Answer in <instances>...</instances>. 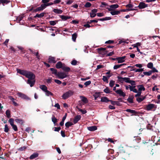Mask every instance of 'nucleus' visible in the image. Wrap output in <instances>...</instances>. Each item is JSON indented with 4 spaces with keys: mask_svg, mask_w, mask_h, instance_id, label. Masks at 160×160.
<instances>
[{
    "mask_svg": "<svg viewBox=\"0 0 160 160\" xmlns=\"http://www.w3.org/2000/svg\"><path fill=\"white\" fill-rule=\"evenodd\" d=\"M74 92L72 90H69L64 93L62 96L64 99H66L73 95Z\"/></svg>",
    "mask_w": 160,
    "mask_h": 160,
    "instance_id": "obj_1",
    "label": "nucleus"
},
{
    "mask_svg": "<svg viewBox=\"0 0 160 160\" xmlns=\"http://www.w3.org/2000/svg\"><path fill=\"white\" fill-rule=\"evenodd\" d=\"M25 76L28 78V79H35V75L34 74L31 72L28 71H27Z\"/></svg>",
    "mask_w": 160,
    "mask_h": 160,
    "instance_id": "obj_2",
    "label": "nucleus"
},
{
    "mask_svg": "<svg viewBox=\"0 0 160 160\" xmlns=\"http://www.w3.org/2000/svg\"><path fill=\"white\" fill-rule=\"evenodd\" d=\"M59 78L63 79L67 77V74L65 72H58L57 76Z\"/></svg>",
    "mask_w": 160,
    "mask_h": 160,
    "instance_id": "obj_3",
    "label": "nucleus"
},
{
    "mask_svg": "<svg viewBox=\"0 0 160 160\" xmlns=\"http://www.w3.org/2000/svg\"><path fill=\"white\" fill-rule=\"evenodd\" d=\"M148 4H145L143 2H141L139 3L138 6L135 7V8L138 7L140 9H142L148 7Z\"/></svg>",
    "mask_w": 160,
    "mask_h": 160,
    "instance_id": "obj_4",
    "label": "nucleus"
},
{
    "mask_svg": "<svg viewBox=\"0 0 160 160\" xmlns=\"http://www.w3.org/2000/svg\"><path fill=\"white\" fill-rule=\"evenodd\" d=\"M119 7V5L117 4H113L109 6V8H107L109 11H114Z\"/></svg>",
    "mask_w": 160,
    "mask_h": 160,
    "instance_id": "obj_5",
    "label": "nucleus"
},
{
    "mask_svg": "<svg viewBox=\"0 0 160 160\" xmlns=\"http://www.w3.org/2000/svg\"><path fill=\"white\" fill-rule=\"evenodd\" d=\"M45 8L44 4H42L41 5L40 7H39L36 9L33 10V12H36L38 11H42Z\"/></svg>",
    "mask_w": 160,
    "mask_h": 160,
    "instance_id": "obj_6",
    "label": "nucleus"
},
{
    "mask_svg": "<svg viewBox=\"0 0 160 160\" xmlns=\"http://www.w3.org/2000/svg\"><path fill=\"white\" fill-rule=\"evenodd\" d=\"M106 49V48H101L98 49L99 53L103 54H105L107 53L108 51H105Z\"/></svg>",
    "mask_w": 160,
    "mask_h": 160,
    "instance_id": "obj_7",
    "label": "nucleus"
},
{
    "mask_svg": "<svg viewBox=\"0 0 160 160\" xmlns=\"http://www.w3.org/2000/svg\"><path fill=\"white\" fill-rule=\"evenodd\" d=\"M35 82V79H28L27 82V83L30 85L31 87L33 86Z\"/></svg>",
    "mask_w": 160,
    "mask_h": 160,
    "instance_id": "obj_8",
    "label": "nucleus"
},
{
    "mask_svg": "<svg viewBox=\"0 0 160 160\" xmlns=\"http://www.w3.org/2000/svg\"><path fill=\"white\" fill-rule=\"evenodd\" d=\"M117 78L118 81L122 83H123L124 82H126V81H127V80L128 79V78H122L119 76H118Z\"/></svg>",
    "mask_w": 160,
    "mask_h": 160,
    "instance_id": "obj_9",
    "label": "nucleus"
},
{
    "mask_svg": "<svg viewBox=\"0 0 160 160\" xmlns=\"http://www.w3.org/2000/svg\"><path fill=\"white\" fill-rule=\"evenodd\" d=\"M115 92L116 93L118 94L120 96H122L124 97L126 96V94L123 92L121 89H118Z\"/></svg>",
    "mask_w": 160,
    "mask_h": 160,
    "instance_id": "obj_10",
    "label": "nucleus"
},
{
    "mask_svg": "<svg viewBox=\"0 0 160 160\" xmlns=\"http://www.w3.org/2000/svg\"><path fill=\"white\" fill-rule=\"evenodd\" d=\"M17 95L19 97L26 99H29V98L25 94L21 92H18Z\"/></svg>",
    "mask_w": 160,
    "mask_h": 160,
    "instance_id": "obj_11",
    "label": "nucleus"
},
{
    "mask_svg": "<svg viewBox=\"0 0 160 160\" xmlns=\"http://www.w3.org/2000/svg\"><path fill=\"white\" fill-rule=\"evenodd\" d=\"M48 62L50 63H55L57 62L55 58L51 56H49L48 59Z\"/></svg>",
    "mask_w": 160,
    "mask_h": 160,
    "instance_id": "obj_12",
    "label": "nucleus"
},
{
    "mask_svg": "<svg viewBox=\"0 0 160 160\" xmlns=\"http://www.w3.org/2000/svg\"><path fill=\"white\" fill-rule=\"evenodd\" d=\"M125 58V56L118 57L116 58V59L118 61V63H122L124 62V59Z\"/></svg>",
    "mask_w": 160,
    "mask_h": 160,
    "instance_id": "obj_13",
    "label": "nucleus"
},
{
    "mask_svg": "<svg viewBox=\"0 0 160 160\" xmlns=\"http://www.w3.org/2000/svg\"><path fill=\"white\" fill-rule=\"evenodd\" d=\"M17 72L21 75L25 76L27 71L25 70H22L20 69H17Z\"/></svg>",
    "mask_w": 160,
    "mask_h": 160,
    "instance_id": "obj_14",
    "label": "nucleus"
},
{
    "mask_svg": "<svg viewBox=\"0 0 160 160\" xmlns=\"http://www.w3.org/2000/svg\"><path fill=\"white\" fill-rule=\"evenodd\" d=\"M155 105L153 104H150L147 106V110L149 111L151 110L152 109L155 107Z\"/></svg>",
    "mask_w": 160,
    "mask_h": 160,
    "instance_id": "obj_15",
    "label": "nucleus"
},
{
    "mask_svg": "<svg viewBox=\"0 0 160 160\" xmlns=\"http://www.w3.org/2000/svg\"><path fill=\"white\" fill-rule=\"evenodd\" d=\"M81 116L78 115L75 116L73 120V122L74 124L76 123L81 119Z\"/></svg>",
    "mask_w": 160,
    "mask_h": 160,
    "instance_id": "obj_16",
    "label": "nucleus"
},
{
    "mask_svg": "<svg viewBox=\"0 0 160 160\" xmlns=\"http://www.w3.org/2000/svg\"><path fill=\"white\" fill-rule=\"evenodd\" d=\"M88 129L90 131H93L96 130L97 128L96 126H94L88 127Z\"/></svg>",
    "mask_w": 160,
    "mask_h": 160,
    "instance_id": "obj_17",
    "label": "nucleus"
},
{
    "mask_svg": "<svg viewBox=\"0 0 160 160\" xmlns=\"http://www.w3.org/2000/svg\"><path fill=\"white\" fill-rule=\"evenodd\" d=\"M128 79L127 80V81H126V82L128 83L131 84L132 86H135L136 85L135 82V81L133 80H130V78H128Z\"/></svg>",
    "mask_w": 160,
    "mask_h": 160,
    "instance_id": "obj_18",
    "label": "nucleus"
},
{
    "mask_svg": "<svg viewBox=\"0 0 160 160\" xmlns=\"http://www.w3.org/2000/svg\"><path fill=\"white\" fill-rule=\"evenodd\" d=\"M80 98L81 100L84 103H86L88 102V100L87 98L83 96H80Z\"/></svg>",
    "mask_w": 160,
    "mask_h": 160,
    "instance_id": "obj_19",
    "label": "nucleus"
},
{
    "mask_svg": "<svg viewBox=\"0 0 160 160\" xmlns=\"http://www.w3.org/2000/svg\"><path fill=\"white\" fill-rule=\"evenodd\" d=\"M63 66V64L61 62H58L56 64V67L57 68H62Z\"/></svg>",
    "mask_w": 160,
    "mask_h": 160,
    "instance_id": "obj_20",
    "label": "nucleus"
},
{
    "mask_svg": "<svg viewBox=\"0 0 160 160\" xmlns=\"http://www.w3.org/2000/svg\"><path fill=\"white\" fill-rule=\"evenodd\" d=\"M53 11L54 13L58 14H61L62 12V10L58 9H54Z\"/></svg>",
    "mask_w": 160,
    "mask_h": 160,
    "instance_id": "obj_21",
    "label": "nucleus"
},
{
    "mask_svg": "<svg viewBox=\"0 0 160 160\" xmlns=\"http://www.w3.org/2000/svg\"><path fill=\"white\" fill-rule=\"evenodd\" d=\"M138 88L139 92H141L142 91H144L145 90V88L142 85H139L137 86Z\"/></svg>",
    "mask_w": 160,
    "mask_h": 160,
    "instance_id": "obj_22",
    "label": "nucleus"
},
{
    "mask_svg": "<svg viewBox=\"0 0 160 160\" xmlns=\"http://www.w3.org/2000/svg\"><path fill=\"white\" fill-rule=\"evenodd\" d=\"M111 76V75H108L107 77L105 76H103L102 79L104 82H106L108 83V79Z\"/></svg>",
    "mask_w": 160,
    "mask_h": 160,
    "instance_id": "obj_23",
    "label": "nucleus"
},
{
    "mask_svg": "<svg viewBox=\"0 0 160 160\" xmlns=\"http://www.w3.org/2000/svg\"><path fill=\"white\" fill-rule=\"evenodd\" d=\"M62 69L64 71L67 72H69L70 70V68L69 67L64 65L63 66Z\"/></svg>",
    "mask_w": 160,
    "mask_h": 160,
    "instance_id": "obj_24",
    "label": "nucleus"
},
{
    "mask_svg": "<svg viewBox=\"0 0 160 160\" xmlns=\"http://www.w3.org/2000/svg\"><path fill=\"white\" fill-rule=\"evenodd\" d=\"M146 98V97H143L141 96L140 97H138L137 98V101L139 102H140L142 101Z\"/></svg>",
    "mask_w": 160,
    "mask_h": 160,
    "instance_id": "obj_25",
    "label": "nucleus"
},
{
    "mask_svg": "<svg viewBox=\"0 0 160 160\" xmlns=\"http://www.w3.org/2000/svg\"><path fill=\"white\" fill-rule=\"evenodd\" d=\"M60 18L63 20H66L68 19H70V17L69 16H66L64 15H60Z\"/></svg>",
    "mask_w": 160,
    "mask_h": 160,
    "instance_id": "obj_26",
    "label": "nucleus"
},
{
    "mask_svg": "<svg viewBox=\"0 0 160 160\" xmlns=\"http://www.w3.org/2000/svg\"><path fill=\"white\" fill-rule=\"evenodd\" d=\"M39 88L44 92H45L48 89L47 88L45 85H41L40 86Z\"/></svg>",
    "mask_w": 160,
    "mask_h": 160,
    "instance_id": "obj_27",
    "label": "nucleus"
},
{
    "mask_svg": "<svg viewBox=\"0 0 160 160\" xmlns=\"http://www.w3.org/2000/svg\"><path fill=\"white\" fill-rule=\"evenodd\" d=\"M111 14L112 15H118L120 13V11H110Z\"/></svg>",
    "mask_w": 160,
    "mask_h": 160,
    "instance_id": "obj_28",
    "label": "nucleus"
},
{
    "mask_svg": "<svg viewBox=\"0 0 160 160\" xmlns=\"http://www.w3.org/2000/svg\"><path fill=\"white\" fill-rule=\"evenodd\" d=\"M50 70L52 72V74H54L56 76H57L58 74V72L57 70L53 68H50Z\"/></svg>",
    "mask_w": 160,
    "mask_h": 160,
    "instance_id": "obj_29",
    "label": "nucleus"
},
{
    "mask_svg": "<svg viewBox=\"0 0 160 160\" xmlns=\"http://www.w3.org/2000/svg\"><path fill=\"white\" fill-rule=\"evenodd\" d=\"M137 10V9H136L131 8L126 9H122L121 10V12H128L129 11L136 10Z\"/></svg>",
    "mask_w": 160,
    "mask_h": 160,
    "instance_id": "obj_30",
    "label": "nucleus"
},
{
    "mask_svg": "<svg viewBox=\"0 0 160 160\" xmlns=\"http://www.w3.org/2000/svg\"><path fill=\"white\" fill-rule=\"evenodd\" d=\"M45 13L42 12L40 14H37L34 17V18H41L44 15Z\"/></svg>",
    "mask_w": 160,
    "mask_h": 160,
    "instance_id": "obj_31",
    "label": "nucleus"
},
{
    "mask_svg": "<svg viewBox=\"0 0 160 160\" xmlns=\"http://www.w3.org/2000/svg\"><path fill=\"white\" fill-rule=\"evenodd\" d=\"M38 154L37 153H34L30 157V159H33L38 156Z\"/></svg>",
    "mask_w": 160,
    "mask_h": 160,
    "instance_id": "obj_32",
    "label": "nucleus"
},
{
    "mask_svg": "<svg viewBox=\"0 0 160 160\" xmlns=\"http://www.w3.org/2000/svg\"><path fill=\"white\" fill-rule=\"evenodd\" d=\"M108 98L106 97H102L101 98V101L103 102H107L109 101Z\"/></svg>",
    "mask_w": 160,
    "mask_h": 160,
    "instance_id": "obj_33",
    "label": "nucleus"
},
{
    "mask_svg": "<svg viewBox=\"0 0 160 160\" xmlns=\"http://www.w3.org/2000/svg\"><path fill=\"white\" fill-rule=\"evenodd\" d=\"M78 36V34L76 33H75L72 35V39L73 41L75 42L76 39Z\"/></svg>",
    "mask_w": 160,
    "mask_h": 160,
    "instance_id": "obj_34",
    "label": "nucleus"
},
{
    "mask_svg": "<svg viewBox=\"0 0 160 160\" xmlns=\"http://www.w3.org/2000/svg\"><path fill=\"white\" fill-rule=\"evenodd\" d=\"M125 63H123L120 65H117L114 66L113 67V69H117L118 68H120L122 66L126 65Z\"/></svg>",
    "mask_w": 160,
    "mask_h": 160,
    "instance_id": "obj_35",
    "label": "nucleus"
},
{
    "mask_svg": "<svg viewBox=\"0 0 160 160\" xmlns=\"http://www.w3.org/2000/svg\"><path fill=\"white\" fill-rule=\"evenodd\" d=\"M73 125V123L70 122H67L65 124V126L68 128H69V127L70 126Z\"/></svg>",
    "mask_w": 160,
    "mask_h": 160,
    "instance_id": "obj_36",
    "label": "nucleus"
},
{
    "mask_svg": "<svg viewBox=\"0 0 160 160\" xmlns=\"http://www.w3.org/2000/svg\"><path fill=\"white\" fill-rule=\"evenodd\" d=\"M10 2V1L8 0H0V4L1 3L7 4Z\"/></svg>",
    "mask_w": 160,
    "mask_h": 160,
    "instance_id": "obj_37",
    "label": "nucleus"
},
{
    "mask_svg": "<svg viewBox=\"0 0 160 160\" xmlns=\"http://www.w3.org/2000/svg\"><path fill=\"white\" fill-rule=\"evenodd\" d=\"M6 116L8 118H9L11 117V114L10 111L9 110H7L6 112Z\"/></svg>",
    "mask_w": 160,
    "mask_h": 160,
    "instance_id": "obj_38",
    "label": "nucleus"
},
{
    "mask_svg": "<svg viewBox=\"0 0 160 160\" xmlns=\"http://www.w3.org/2000/svg\"><path fill=\"white\" fill-rule=\"evenodd\" d=\"M152 71L150 70L148 72H143V73L145 75L149 76L152 73Z\"/></svg>",
    "mask_w": 160,
    "mask_h": 160,
    "instance_id": "obj_39",
    "label": "nucleus"
},
{
    "mask_svg": "<svg viewBox=\"0 0 160 160\" xmlns=\"http://www.w3.org/2000/svg\"><path fill=\"white\" fill-rule=\"evenodd\" d=\"M15 121L17 123H19L21 124H22L23 123V121L21 119H16Z\"/></svg>",
    "mask_w": 160,
    "mask_h": 160,
    "instance_id": "obj_40",
    "label": "nucleus"
},
{
    "mask_svg": "<svg viewBox=\"0 0 160 160\" xmlns=\"http://www.w3.org/2000/svg\"><path fill=\"white\" fill-rule=\"evenodd\" d=\"M45 92L46 95L47 96H49V95H53V94L51 92H49V91L48 90H47Z\"/></svg>",
    "mask_w": 160,
    "mask_h": 160,
    "instance_id": "obj_41",
    "label": "nucleus"
},
{
    "mask_svg": "<svg viewBox=\"0 0 160 160\" xmlns=\"http://www.w3.org/2000/svg\"><path fill=\"white\" fill-rule=\"evenodd\" d=\"M104 92L107 93H110L111 92L110 89L108 87H107L104 90Z\"/></svg>",
    "mask_w": 160,
    "mask_h": 160,
    "instance_id": "obj_42",
    "label": "nucleus"
},
{
    "mask_svg": "<svg viewBox=\"0 0 160 160\" xmlns=\"http://www.w3.org/2000/svg\"><path fill=\"white\" fill-rule=\"evenodd\" d=\"M52 120L54 123H55L57 122V119L53 116H52Z\"/></svg>",
    "mask_w": 160,
    "mask_h": 160,
    "instance_id": "obj_43",
    "label": "nucleus"
},
{
    "mask_svg": "<svg viewBox=\"0 0 160 160\" xmlns=\"http://www.w3.org/2000/svg\"><path fill=\"white\" fill-rule=\"evenodd\" d=\"M153 66L152 63L151 62H149L147 64V67L149 68H152Z\"/></svg>",
    "mask_w": 160,
    "mask_h": 160,
    "instance_id": "obj_44",
    "label": "nucleus"
},
{
    "mask_svg": "<svg viewBox=\"0 0 160 160\" xmlns=\"http://www.w3.org/2000/svg\"><path fill=\"white\" fill-rule=\"evenodd\" d=\"M57 22L56 21H49V24L51 25H54L56 24Z\"/></svg>",
    "mask_w": 160,
    "mask_h": 160,
    "instance_id": "obj_45",
    "label": "nucleus"
},
{
    "mask_svg": "<svg viewBox=\"0 0 160 160\" xmlns=\"http://www.w3.org/2000/svg\"><path fill=\"white\" fill-rule=\"evenodd\" d=\"M9 122L11 126L14 124V119L13 118H10L9 120Z\"/></svg>",
    "mask_w": 160,
    "mask_h": 160,
    "instance_id": "obj_46",
    "label": "nucleus"
},
{
    "mask_svg": "<svg viewBox=\"0 0 160 160\" xmlns=\"http://www.w3.org/2000/svg\"><path fill=\"white\" fill-rule=\"evenodd\" d=\"M9 131V128H8V125L7 124H6L5 125V128L4 129V131L6 132H7Z\"/></svg>",
    "mask_w": 160,
    "mask_h": 160,
    "instance_id": "obj_47",
    "label": "nucleus"
},
{
    "mask_svg": "<svg viewBox=\"0 0 160 160\" xmlns=\"http://www.w3.org/2000/svg\"><path fill=\"white\" fill-rule=\"evenodd\" d=\"M23 15H22L19 16L17 18V21H18L19 22L23 18Z\"/></svg>",
    "mask_w": 160,
    "mask_h": 160,
    "instance_id": "obj_48",
    "label": "nucleus"
},
{
    "mask_svg": "<svg viewBox=\"0 0 160 160\" xmlns=\"http://www.w3.org/2000/svg\"><path fill=\"white\" fill-rule=\"evenodd\" d=\"M115 84V81L113 80H111L109 82L110 86L111 87H112Z\"/></svg>",
    "mask_w": 160,
    "mask_h": 160,
    "instance_id": "obj_49",
    "label": "nucleus"
},
{
    "mask_svg": "<svg viewBox=\"0 0 160 160\" xmlns=\"http://www.w3.org/2000/svg\"><path fill=\"white\" fill-rule=\"evenodd\" d=\"M126 111L127 112H129L132 114L135 113V111L134 110H131L130 109H127L126 110Z\"/></svg>",
    "mask_w": 160,
    "mask_h": 160,
    "instance_id": "obj_50",
    "label": "nucleus"
},
{
    "mask_svg": "<svg viewBox=\"0 0 160 160\" xmlns=\"http://www.w3.org/2000/svg\"><path fill=\"white\" fill-rule=\"evenodd\" d=\"M91 6V4L89 2H87L86 3V4L84 6L86 8H89Z\"/></svg>",
    "mask_w": 160,
    "mask_h": 160,
    "instance_id": "obj_51",
    "label": "nucleus"
},
{
    "mask_svg": "<svg viewBox=\"0 0 160 160\" xmlns=\"http://www.w3.org/2000/svg\"><path fill=\"white\" fill-rule=\"evenodd\" d=\"M27 148V147L25 146H23L21 147L18 148V150L20 151H23L25 150Z\"/></svg>",
    "mask_w": 160,
    "mask_h": 160,
    "instance_id": "obj_52",
    "label": "nucleus"
},
{
    "mask_svg": "<svg viewBox=\"0 0 160 160\" xmlns=\"http://www.w3.org/2000/svg\"><path fill=\"white\" fill-rule=\"evenodd\" d=\"M53 4V2H49V3H48L47 4H43L44 6H45V7L46 8V7L47 6H50L51 5H52Z\"/></svg>",
    "mask_w": 160,
    "mask_h": 160,
    "instance_id": "obj_53",
    "label": "nucleus"
},
{
    "mask_svg": "<svg viewBox=\"0 0 160 160\" xmlns=\"http://www.w3.org/2000/svg\"><path fill=\"white\" fill-rule=\"evenodd\" d=\"M77 63V61L75 60H73L71 62V64L72 65H76Z\"/></svg>",
    "mask_w": 160,
    "mask_h": 160,
    "instance_id": "obj_54",
    "label": "nucleus"
},
{
    "mask_svg": "<svg viewBox=\"0 0 160 160\" xmlns=\"http://www.w3.org/2000/svg\"><path fill=\"white\" fill-rule=\"evenodd\" d=\"M11 126H12L13 129L15 131H17L18 130L17 126L16 125L13 124Z\"/></svg>",
    "mask_w": 160,
    "mask_h": 160,
    "instance_id": "obj_55",
    "label": "nucleus"
},
{
    "mask_svg": "<svg viewBox=\"0 0 160 160\" xmlns=\"http://www.w3.org/2000/svg\"><path fill=\"white\" fill-rule=\"evenodd\" d=\"M55 82L58 84H60L62 83V82L59 80L55 79Z\"/></svg>",
    "mask_w": 160,
    "mask_h": 160,
    "instance_id": "obj_56",
    "label": "nucleus"
},
{
    "mask_svg": "<svg viewBox=\"0 0 160 160\" xmlns=\"http://www.w3.org/2000/svg\"><path fill=\"white\" fill-rule=\"evenodd\" d=\"M91 81H88L85 82L84 83V84L85 86H87L91 84Z\"/></svg>",
    "mask_w": 160,
    "mask_h": 160,
    "instance_id": "obj_57",
    "label": "nucleus"
},
{
    "mask_svg": "<svg viewBox=\"0 0 160 160\" xmlns=\"http://www.w3.org/2000/svg\"><path fill=\"white\" fill-rule=\"evenodd\" d=\"M73 2V0H68L66 2V4L68 5L71 4Z\"/></svg>",
    "mask_w": 160,
    "mask_h": 160,
    "instance_id": "obj_58",
    "label": "nucleus"
},
{
    "mask_svg": "<svg viewBox=\"0 0 160 160\" xmlns=\"http://www.w3.org/2000/svg\"><path fill=\"white\" fill-rule=\"evenodd\" d=\"M126 7L129 8H132L133 7V5L131 4H128L126 6Z\"/></svg>",
    "mask_w": 160,
    "mask_h": 160,
    "instance_id": "obj_59",
    "label": "nucleus"
},
{
    "mask_svg": "<svg viewBox=\"0 0 160 160\" xmlns=\"http://www.w3.org/2000/svg\"><path fill=\"white\" fill-rule=\"evenodd\" d=\"M141 94V92L138 91V92H137V94L135 95V97H138L140 96Z\"/></svg>",
    "mask_w": 160,
    "mask_h": 160,
    "instance_id": "obj_60",
    "label": "nucleus"
},
{
    "mask_svg": "<svg viewBox=\"0 0 160 160\" xmlns=\"http://www.w3.org/2000/svg\"><path fill=\"white\" fill-rule=\"evenodd\" d=\"M129 89H130V91H132L133 88H135L136 87L135 86H131L130 85H129Z\"/></svg>",
    "mask_w": 160,
    "mask_h": 160,
    "instance_id": "obj_61",
    "label": "nucleus"
},
{
    "mask_svg": "<svg viewBox=\"0 0 160 160\" xmlns=\"http://www.w3.org/2000/svg\"><path fill=\"white\" fill-rule=\"evenodd\" d=\"M49 1L50 0H42V2L44 3L43 4H47Z\"/></svg>",
    "mask_w": 160,
    "mask_h": 160,
    "instance_id": "obj_62",
    "label": "nucleus"
},
{
    "mask_svg": "<svg viewBox=\"0 0 160 160\" xmlns=\"http://www.w3.org/2000/svg\"><path fill=\"white\" fill-rule=\"evenodd\" d=\"M127 101L130 103H132L133 102V99L131 98H129L128 99Z\"/></svg>",
    "mask_w": 160,
    "mask_h": 160,
    "instance_id": "obj_63",
    "label": "nucleus"
},
{
    "mask_svg": "<svg viewBox=\"0 0 160 160\" xmlns=\"http://www.w3.org/2000/svg\"><path fill=\"white\" fill-rule=\"evenodd\" d=\"M90 17H91V18H94V17L96 16V14L95 13H94L92 12H91L90 13Z\"/></svg>",
    "mask_w": 160,
    "mask_h": 160,
    "instance_id": "obj_64",
    "label": "nucleus"
}]
</instances>
